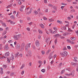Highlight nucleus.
Here are the masks:
<instances>
[{"label":"nucleus","instance_id":"f257e3e1","mask_svg":"<svg viewBox=\"0 0 78 78\" xmlns=\"http://www.w3.org/2000/svg\"><path fill=\"white\" fill-rule=\"evenodd\" d=\"M60 55H61L62 57H64L65 56H67V55H68V54H67V51H65L63 52L62 53H60Z\"/></svg>","mask_w":78,"mask_h":78},{"label":"nucleus","instance_id":"f03ea898","mask_svg":"<svg viewBox=\"0 0 78 78\" xmlns=\"http://www.w3.org/2000/svg\"><path fill=\"white\" fill-rule=\"evenodd\" d=\"M25 43H23L22 44L21 47V51H23L24 50V48H25Z\"/></svg>","mask_w":78,"mask_h":78},{"label":"nucleus","instance_id":"7ed1b4c3","mask_svg":"<svg viewBox=\"0 0 78 78\" xmlns=\"http://www.w3.org/2000/svg\"><path fill=\"white\" fill-rule=\"evenodd\" d=\"M35 44H36V46H37V47L39 46V45H40L39 42V41L38 40H37L36 41Z\"/></svg>","mask_w":78,"mask_h":78},{"label":"nucleus","instance_id":"20e7f679","mask_svg":"<svg viewBox=\"0 0 78 78\" xmlns=\"http://www.w3.org/2000/svg\"><path fill=\"white\" fill-rule=\"evenodd\" d=\"M72 65L76 67V66H78V63H74L73 62H72L71 63Z\"/></svg>","mask_w":78,"mask_h":78},{"label":"nucleus","instance_id":"39448f33","mask_svg":"<svg viewBox=\"0 0 78 78\" xmlns=\"http://www.w3.org/2000/svg\"><path fill=\"white\" fill-rule=\"evenodd\" d=\"M32 11H33V10L31 8L30 9V11L29 12H27L26 13V14L27 15H29V14H31V13L32 12Z\"/></svg>","mask_w":78,"mask_h":78},{"label":"nucleus","instance_id":"423d86ee","mask_svg":"<svg viewBox=\"0 0 78 78\" xmlns=\"http://www.w3.org/2000/svg\"><path fill=\"white\" fill-rule=\"evenodd\" d=\"M50 38L49 37H47L46 39V42L47 44H48L49 41H50Z\"/></svg>","mask_w":78,"mask_h":78},{"label":"nucleus","instance_id":"0eeeda50","mask_svg":"<svg viewBox=\"0 0 78 78\" xmlns=\"http://www.w3.org/2000/svg\"><path fill=\"white\" fill-rule=\"evenodd\" d=\"M52 52L49 55V59H51V58H53V55H52Z\"/></svg>","mask_w":78,"mask_h":78},{"label":"nucleus","instance_id":"6e6552de","mask_svg":"<svg viewBox=\"0 0 78 78\" xmlns=\"http://www.w3.org/2000/svg\"><path fill=\"white\" fill-rule=\"evenodd\" d=\"M5 49L6 50H8L9 49V48L8 47V44H6L5 45Z\"/></svg>","mask_w":78,"mask_h":78},{"label":"nucleus","instance_id":"1a4fd4ad","mask_svg":"<svg viewBox=\"0 0 78 78\" xmlns=\"http://www.w3.org/2000/svg\"><path fill=\"white\" fill-rule=\"evenodd\" d=\"M14 39L15 40H18V37H17V36L16 35H15L13 36Z\"/></svg>","mask_w":78,"mask_h":78},{"label":"nucleus","instance_id":"9d476101","mask_svg":"<svg viewBox=\"0 0 78 78\" xmlns=\"http://www.w3.org/2000/svg\"><path fill=\"white\" fill-rule=\"evenodd\" d=\"M72 76L73 77V76H74V75L75 74V71L73 70V71L71 73Z\"/></svg>","mask_w":78,"mask_h":78},{"label":"nucleus","instance_id":"9b49d317","mask_svg":"<svg viewBox=\"0 0 78 78\" xmlns=\"http://www.w3.org/2000/svg\"><path fill=\"white\" fill-rule=\"evenodd\" d=\"M9 52H7L5 54V56L6 57L9 56Z\"/></svg>","mask_w":78,"mask_h":78},{"label":"nucleus","instance_id":"f8f14e48","mask_svg":"<svg viewBox=\"0 0 78 78\" xmlns=\"http://www.w3.org/2000/svg\"><path fill=\"white\" fill-rule=\"evenodd\" d=\"M16 48H20V46L19 44H17L16 45Z\"/></svg>","mask_w":78,"mask_h":78},{"label":"nucleus","instance_id":"ddd939ff","mask_svg":"<svg viewBox=\"0 0 78 78\" xmlns=\"http://www.w3.org/2000/svg\"><path fill=\"white\" fill-rule=\"evenodd\" d=\"M10 18L12 19H13V20H14L15 19V17L13 15H12L10 16Z\"/></svg>","mask_w":78,"mask_h":78},{"label":"nucleus","instance_id":"4468645a","mask_svg":"<svg viewBox=\"0 0 78 78\" xmlns=\"http://www.w3.org/2000/svg\"><path fill=\"white\" fill-rule=\"evenodd\" d=\"M70 38L71 40H72V41H76V38L75 37H71Z\"/></svg>","mask_w":78,"mask_h":78},{"label":"nucleus","instance_id":"2eb2a0df","mask_svg":"<svg viewBox=\"0 0 78 78\" xmlns=\"http://www.w3.org/2000/svg\"><path fill=\"white\" fill-rule=\"evenodd\" d=\"M76 59H77V57H74V61H75V62H78V61H77Z\"/></svg>","mask_w":78,"mask_h":78},{"label":"nucleus","instance_id":"dca6fc26","mask_svg":"<svg viewBox=\"0 0 78 78\" xmlns=\"http://www.w3.org/2000/svg\"><path fill=\"white\" fill-rule=\"evenodd\" d=\"M9 59H10V60H12V59H14V55H12V57L9 58Z\"/></svg>","mask_w":78,"mask_h":78},{"label":"nucleus","instance_id":"f3484780","mask_svg":"<svg viewBox=\"0 0 78 78\" xmlns=\"http://www.w3.org/2000/svg\"><path fill=\"white\" fill-rule=\"evenodd\" d=\"M28 53L29 55H30V56H31V51H28Z\"/></svg>","mask_w":78,"mask_h":78},{"label":"nucleus","instance_id":"a211bd4d","mask_svg":"<svg viewBox=\"0 0 78 78\" xmlns=\"http://www.w3.org/2000/svg\"><path fill=\"white\" fill-rule=\"evenodd\" d=\"M1 70L0 72L1 74H3V68H1Z\"/></svg>","mask_w":78,"mask_h":78},{"label":"nucleus","instance_id":"6ab92c4d","mask_svg":"<svg viewBox=\"0 0 78 78\" xmlns=\"http://www.w3.org/2000/svg\"><path fill=\"white\" fill-rule=\"evenodd\" d=\"M2 26H3V27H6V25L5 24V23H3V22H2Z\"/></svg>","mask_w":78,"mask_h":78},{"label":"nucleus","instance_id":"aec40b11","mask_svg":"<svg viewBox=\"0 0 78 78\" xmlns=\"http://www.w3.org/2000/svg\"><path fill=\"white\" fill-rule=\"evenodd\" d=\"M44 14L43 13H42L41 12H39L38 13V15L39 17H41V15L42 16V15H43Z\"/></svg>","mask_w":78,"mask_h":78},{"label":"nucleus","instance_id":"412c9836","mask_svg":"<svg viewBox=\"0 0 78 78\" xmlns=\"http://www.w3.org/2000/svg\"><path fill=\"white\" fill-rule=\"evenodd\" d=\"M40 26L42 28H44V25H43V24H41V25H40Z\"/></svg>","mask_w":78,"mask_h":78},{"label":"nucleus","instance_id":"4be33fe9","mask_svg":"<svg viewBox=\"0 0 78 78\" xmlns=\"http://www.w3.org/2000/svg\"><path fill=\"white\" fill-rule=\"evenodd\" d=\"M58 23H59L60 24H62V22L61 21L58 20L57 21Z\"/></svg>","mask_w":78,"mask_h":78},{"label":"nucleus","instance_id":"5701e85b","mask_svg":"<svg viewBox=\"0 0 78 78\" xmlns=\"http://www.w3.org/2000/svg\"><path fill=\"white\" fill-rule=\"evenodd\" d=\"M34 12L35 15H37V14H38V12H37L36 10L34 11Z\"/></svg>","mask_w":78,"mask_h":78},{"label":"nucleus","instance_id":"b1692460","mask_svg":"<svg viewBox=\"0 0 78 78\" xmlns=\"http://www.w3.org/2000/svg\"><path fill=\"white\" fill-rule=\"evenodd\" d=\"M52 21H53V19H49V21L50 22H51Z\"/></svg>","mask_w":78,"mask_h":78},{"label":"nucleus","instance_id":"393cba45","mask_svg":"<svg viewBox=\"0 0 78 78\" xmlns=\"http://www.w3.org/2000/svg\"><path fill=\"white\" fill-rule=\"evenodd\" d=\"M38 32H39V33H40V34H42L43 33L42 31L40 30H38Z\"/></svg>","mask_w":78,"mask_h":78},{"label":"nucleus","instance_id":"a878e982","mask_svg":"<svg viewBox=\"0 0 78 78\" xmlns=\"http://www.w3.org/2000/svg\"><path fill=\"white\" fill-rule=\"evenodd\" d=\"M28 46H26L25 47V49H26V51H28Z\"/></svg>","mask_w":78,"mask_h":78},{"label":"nucleus","instance_id":"bb28decb","mask_svg":"<svg viewBox=\"0 0 78 78\" xmlns=\"http://www.w3.org/2000/svg\"><path fill=\"white\" fill-rule=\"evenodd\" d=\"M51 51V50L50 49L49 50H48V51L46 52V55H48V54L49 53H50V52Z\"/></svg>","mask_w":78,"mask_h":78},{"label":"nucleus","instance_id":"cd10ccee","mask_svg":"<svg viewBox=\"0 0 78 78\" xmlns=\"http://www.w3.org/2000/svg\"><path fill=\"white\" fill-rule=\"evenodd\" d=\"M25 65H24V64H23L22 65V66H21V67L20 68V69H23V67H25Z\"/></svg>","mask_w":78,"mask_h":78},{"label":"nucleus","instance_id":"c85d7f7f","mask_svg":"<svg viewBox=\"0 0 78 78\" xmlns=\"http://www.w3.org/2000/svg\"><path fill=\"white\" fill-rule=\"evenodd\" d=\"M64 72H65V69H63L62 71L61 74H62L64 73Z\"/></svg>","mask_w":78,"mask_h":78},{"label":"nucleus","instance_id":"c756f323","mask_svg":"<svg viewBox=\"0 0 78 78\" xmlns=\"http://www.w3.org/2000/svg\"><path fill=\"white\" fill-rule=\"evenodd\" d=\"M25 7L24 5H22L21 6V8H21V9H24V8L25 9Z\"/></svg>","mask_w":78,"mask_h":78},{"label":"nucleus","instance_id":"7c9ffc66","mask_svg":"<svg viewBox=\"0 0 78 78\" xmlns=\"http://www.w3.org/2000/svg\"><path fill=\"white\" fill-rule=\"evenodd\" d=\"M68 31L69 32H72V31H73L72 30H71V29H70V28H69V27L68 28Z\"/></svg>","mask_w":78,"mask_h":78},{"label":"nucleus","instance_id":"2f4dec72","mask_svg":"<svg viewBox=\"0 0 78 78\" xmlns=\"http://www.w3.org/2000/svg\"><path fill=\"white\" fill-rule=\"evenodd\" d=\"M59 36V34H55V35H54V37H58Z\"/></svg>","mask_w":78,"mask_h":78},{"label":"nucleus","instance_id":"473e14b6","mask_svg":"<svg viewBox=\"0 0 78 78\" xmlns=\"http://www.w3.org/2000/svg\"><path fill=\"white\" fill-rule=\"evenodd\" d=\"M41 72H43V73H44V72H45V69H41Z\"/></svg>","mask_w":78,"mask_h":78},{"label":"nucleus","instance_id":"72a5a7b5","mask_svg":"<svg viewBox=\"0 0 78 78\" xmlns=\"http://www.w3.org/2000/svg\"><path fill=\"white\" fill-rule=\"evenodd\" d=\"M48 5L49 6H50V7H52L53 6V5H52V4H48Z\"/></svg>","mask_w":78,"mask_h":78},{"label":"nucleus","instance_id":"f704fd0d","mask_svg":"<svg viewBox=\"0 0 78 78\" xmlns=\"http://www.w3.org/2000/svg\"><path fill=\"white\" fill-rule=\"evenodd\" d=\"M7 30H5V33L4 32H3L2 34V36H4V35H5V34L6 33H7Z\"/></svg>","mask_w":78,"mask_h":78},{"label":"nucleus","instance_id":"c9c22d12","mask_svg":"<svg viewBox=\"0 0 78 78\" xmlns=\"http://www.w3.org/2000/svg\"><path fill=\"white\" fill-rule=\"evenodd\" d=\"M7 59L8 62V63H10V60H9V58H7Z\"/></svg>","mask_w":78,"mask_h":78},{"label":"nucleus","instance_id":"e433bc0d","mask_svg":"<svg viewBox=\"0 0 78 78\" xmlns=\"http://www.w3.org/2000/svg\"><path fill=\"white\" fill-rule=\"evenodd\" d=\"M41 52V53H42V55H44V54H45V51H42Z\"/></svg>","mask_w":78,"mask_h":78},{"label":"nucleus","instance_id":"4c0bfd02","mask_svg":"<svg viewBox=\"0 0 78 78\" xmlns=\"http://www.w3.org/2000/svg\"><path fill=\"white\" fill-rule=\"evenodd\" d=\"M68 34H67V33H65L63 34V36H67V35Z\"/></svg>","mask_w":78,"mask_h":78},{"label":"nucleus","instance_id":"58836bf2","mask_svg":"<svg viewBox=\"0 0 78 78\" xmlns=\"http://www.w3.org/2000/svg\"><path fill=\"white\" fill-rule=\"evenodd\" d=\"M67 47L68 48V49H69V50H70V49H71V47H70V46H67Z\"/></svg>","mask_w":78,"mask_h":78},{"label":"nucleus","instance_id":"ea45409f","mask_svg":"<svg viewBox=\"0 0 78 78\" xmlns=\"http://www.w3.org/2000/svg\"><path fill=\"white\" fill-rule=\"evenodd\" d=\"M43 19L45 20H47V18L45 17V16L43 17Z\"/></svg>","mask_w":78,"mask_h":78},{"label":"nucleus","instance_id":"a19ab883","mask_svg":"<svg viewBox=\"0 0 78 78\" xmlns=\"http://www.w3.org/2000/svg\"><path fill=\"white\" fill-rule=\"evenodd\" d=\"M18 5H21L22 2L20 1H19L18 2Z\"/></svg>","mask_w":78,"mask_h":78},{"label":"nucleus","instance_id":"79ce46f5","mask_svg":"<svg viewBox=\"0 0 78 78\" xmlns=\"http://www.w3.org/2000/svg\"><path fill=\"white\" fill-rule=\"evenodd\" d=\"M55 45H56V43H57V39L55 40Z\"/></svg>","mask_w":78,"mask_h":78},{"label":"nucleus","instance_id":"37998d69","mask_svg":"<svg viewBox=\"0 0 78 78\" xmlns=\"http://www.w3.org/2000/svg\"><path fill=\"white\" fill-rule=\"evenodd\" d=\"M49 31L50 33H53V32H52V30L51 29H49Z\"/></svg>","mask_w":78,"mask_h":78},{"label":"nucleus","instance_id":"c03bdc74","mask_svg":"<svg viewBox=\"0 0 78 78\" xmlns=\"http://www.w3.org/2000/svg\"><path fill=\"white\" fill-rule=\"evenodd\" d=\"M67 41H68L69 43H71V41H70V40H67Z\"/></svg>","mask_w":78,"mask_h":78},{"label":"nucleus","instance_id":"a18cd8bd","mask_svg":"<svg viewBox=\"0 0 78 78\" xmlns=\"http://www.w3.org/2000/svg\"><path fill=\"white\" fill-rule=\"evenodd\" d=\"M6 67H7V66H6V65H4L3 66V68H4V69H6Z\"/></svg>","mask_w":78,"mask_h":78},{"label":"nucleus","instance_id":"49530a36","mask_svg":"<svg viewBox=\"0 0 78 78\" xmlns=\"http://www.w3.org/2000/svg\"><path fill=\"white\" fill-rule=\"evenodd\" d=\"M75 23H74V24L72 28H73V29H74V28H75Z\"/></svg>","mask_w":78,"mask_h":78},{"label":"nucleus","instance_id":"de8ad7c7","mask_svg":"<svg viewBox=\"0 0 78 78\" xmlns=\"http://www.w3.org/2000/svg\"><path fill=\"white\" fill-rule=\"evenodd\" d=\"M71 12H75V10L74 9H72L71 11H70Z\"/></svg>","mask_w":78,"mask_h":78},{"label":"nucleus","instance_id":"09e8293b","mask_svg":"<svg viewBox=\"0 0 78 78\" xmlns=\"http://www.w3.org/2000/svg\"><path fill=\"white\" fill-rule=\"evenodd\" d=\"M44 3H47V0H44Z\"/></svg>","mask_w":78,"mask_h":78},{"label":"nucleus","instance_id":"8fccbe9b","mask_svg":"<svg viewBox=\"0 0 78 78\" xmlns=\"http://www.w3.org/2000/svg\"><path fill=\"white\" fill-rule=\"evenodd\" d=\"M61 5H67V4H65L64 3H62L61 4Z\"/></svg>","mask_w":78,"mask_h":78},{"label":"nucleus","instance_id":"3c124183","mask_svg":"<svg viewBox=\"0 0 78 78\" xmlns=\"http://www.w3.org/2000/svg\"><path fill=\"white\" fill-rule=\"evenodd\" d=\"M37 11L38 12H41V9L40 8L38 9L37 10Z\"/></svg>","mask_w":78,"mask_h":78},{"label":"nucleus","instance_id":"603ef678","mask_svg":"<svg viewBox=\"0 0 78 78\" xmlns=\"http://www.w3.org/2000/svg\"><path fill=\"white\" fill-rule=\"evenodd\" d=\"M67 50V48H66V47H64V48L63 49V50Z\"/></svg>","mask_w":78,"mask_h":78},{"label":"nucleus","instance_id":"864d4df0","mask_svg":"<svg viewBox=\"0 0 78 78\" xmlns=\"http://www.w3.org/2000/svg\"><path fill=\"white\" fill-rule=\"evenodd\" d=\"M41 35H39L38 36V39H41Z\"/></svg>","mask_w":78,"mask_h":78},{"label":"nucleus","instance_id":"5fc2aeb1","mask_svg":"<svg viewBox=\"0 0 78 78\" xmlns=\"http://www.w3.org/2000/svg\"><path fill=\"white\" fill-rule=\"evenodd\" d=\"M10 75L11 76L14 75V73H11Z\"/></svg>","mask_w":78,"mask_h":78},{"label":"nucleus","instance_id":"6e6d98bb","mask_svg":"<svg viewBox=\"0 0 78 78\" xmlns=\"http://www.w3.org/2000/svg\"><path fill=\"white\" fill-rule=\"evenodd\" d=\"M71 44H75V42H74L73 41H71V43H70Z\"/></svg>","mask_w":78,"mask_h":78},{"label":"nucleus","instance_id":"4d7b16f0","mask_svg":"<svg viewBox=\"0 0 78 78\" xmlns=\"http://www.w3.org/2000/svg\"><path fill=\"white\" fill-rule=\"evenodd\" d=\"M24 72H25V71H23L21 72L22 75H23Z\"/></svg>","mask_w":78,"mask_h":78},{"label":"nucleus","instance_id":"13d9d810","mask_svg":"<svg viewBox=\"0 0 78 78\" xmlns=\"http://www.w3.org/2000/svg\"><path fill=\"white\" fill-rule=\"evenodd\" d=\"M52 8H54V9H55V8H56L57 7V6H54L53 5V6H52Z\"/></svg>","mask_w":78,"mask_h":78},{"label":"nucleus","instance_id":"bf43d9fd","mask_svg":"<svg viewBox=\"0 0 78 78\" xmlns=\"http://www.w3.org/2000/svg\"><path fill=\"white\" fill-rule=\"evenodd\" d=\"M9 30V28L8 27L5 28V31H7V30Z\"/></svg>","mask_w":78,"mask_h":78},{"label":"nucleus","instance_id":"052dcab7","mask_svg":"<svg viewBox=\"0 0 78 78\" xmlns=\"http://www.w3.org/2000/svg\"><path fill=\"white\" fill-rule=\"evenodd\" d=\"M31 62H30L29 63V66H31Z\"/></svg>","mask_w":78,"mask_h":78},{"label":"nucleus","instance_id":"680f3d73","mask_svg":"<svg viewBox=\"0 0 78 78\" xmlns=\"http://www.w3.org/2000/svg\"><path fill=\"white\" fill-rule=\"evenodd\" d=\"M63 28L64 30H66V26L65 27H63Z\"/></svg>","mask_w":78,"mask_h":78},{"label":"nucleus","instance_id":"e2e57ef3","mask_svg":"<svg viewBox=\"0 0 78 78\" xmlns=\"http://www.w3.org/2000/svg\"><path fill=\"white\" fill-rule=\"evenodd\" d=\"M27 30H28V31H30V28H27Z\"/></svg>","mask_w":78,"mask_h":78},{"label":"nucleus","instance_id":"0e129e2a","mask_svg":"<svg viewBox=\"0 0 78 78\" xmlns=\"http://www.w3.org/2000/svg\"><path fill=\"white\" fill-rule=\"evenodd\" d=\"M27 19L28 20H30V18L29 17H27Z\"/></svg>","mask_w":78,"mask_h":78},{"label":"nucleus","instance_id":"69168bd1","mask_svg":"<svg viewBox=\"0 0 78 78\" xmlns=\"http://www.w3.org/2000/svg\"><path fill=\"white\" fill-rule=\"evenodd\" d=\"M0 31H3V28H0Z\"/></svg>","mask_w":78,"mask_h":78},{"label":"nucleus","instance_id":"338daca9","mask_svg":"<svg viewBox=\"0 0 78 78\" xmlns=\"http://www.w3.org/2000/svg\"><path fill=\"white\" fill-rule=\"evenodd\" d=\"M68 19L70 20V19H71V18L70 17H68Z\"/></svg>","mask_w":78,"mask_h":78},{"label":"nucleus","instance_id":"774afa93","mask_svg":"<svg viewBox=\"0 0 78 78\" xmlns=\"http://www.w3.org/2000/svg\"><path fill=\"white\" fill-rule=\"evenodd\" d=\"M20 11H21V12H22L23 11V9L20 8Z\"/></svg>","mask_w":78,"mask_h":78}]
</instances>
